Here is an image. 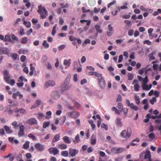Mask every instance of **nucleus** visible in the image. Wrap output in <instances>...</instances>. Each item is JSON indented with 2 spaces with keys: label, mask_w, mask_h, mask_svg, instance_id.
Returning a JSON list of instances; mask_svg holds the SVG:
<instances>
[{
  "label": "nucleus",
  "mask_w": 161,
  "mask_h": 161,
  "mask_svg": "<svg viewBox=\"0 0 161 161\" xmlns=\"http://www.w3.org/2000/svg\"><path fill=\"white\" fill-rule=\"evenodd\" d=\"M37 12L40 14V17L42 19H45L47 15V11L44 6H42V5H40L38 7Z\"/></svg>",
  "instance_id": "f257e3e1"
},
{
  "label": "nucleus",
  "mask_w": 161,
  "mask_h": 161,
  "mask_svg": "<svg viewBox=\"0 0 161 161\" xmlns=\"http://www.w3.org/2000/svg\"><path fill=\"white\" fill-rule=\"evenodd\" d=\"M132 134V130L130 127H128L127 128V130H123L120 133V136L123 138L130 137Z\"/></svg>",
  "instance_id": "f03ea898"
},
{
  "label": "nucleus",
  "mask_w": 161,
  "mask_h": 161,
  "mask_svg": "<svg viewBox=\"0 0 161 161\" xmlns=\"http://www.w3.org/2000/svg\"><path fill=\"white\" fill-rule=\"evenodd\" d=\"M70 77V75L69 74L68 75L66 78L65 80V82L66 81V83H64L62 85V88L63 90H69L71 88V86L70 85L68 86V84L69 83V79Z\"/></svg>",
  "instance_id": "7ed1b4c3"
},
{
  "label": "nucleus",
  "mask_w": 161,
  "mask_h": 161,
  "mask_svg": "<svg viewBox=\"0 0 161 161\" xmlns=\"http://www.w3.org/2000/svg\"><path fill=\"white\" fill-rule=\"evenodd\" d=\"M99 77H97V79L99 80V84L100 87L102 88H105L106 86V83L104 79L103 78L102 75L101 74L99 75Z\"/></svg>",
  "instance_id": "20e7f679"
},
{
  "label": "nucleus",
  "mask_w": 161,
  "mask_h": 161,
  "mask_svg": "<svg viewBox=\"0 0 161 161\" xmlns=\"http://www.w3.org/2000/svg\"><path fill=\"white\" fill-rule=\"evenodd\" d=\"M125 148L123 147H114L112 148L111 149V153L114 154H118L122 152Z\"/></svg>",
  "instance_id": "39448f33"
},
{
  "label": "nucleus",
  "mask_w": 161,
  "mask_h": 161,
  "mask_svg": "<svg viewBox=\"0 0 161 161\" xmlns=\"http://www.w3.org/2000/svg\"><path fill=\"white\" fill-rule=\"evenodd\" d=\"M69 154L71 157H75L79 153L78 150L75 148L69 149Z\"/></svg>",
  "instance_id": "423d86ee"
},
{
  "label": "nucleus",
  "mask_w": 161,
  "mask_h": 161,
  "mask_svg": "<svg viewBox=\"0 0 161 161\" xmlns=\"http://www.w3.org/2000/svg\"><path fill=\"white\" fill-rule=\"evenodd\" d=\"M3 75L4 79L5 82H8L10 79V76L9 74V71L5 70L3 71Z\"/></svg>",
  "instance_id": "0eeeda50"
},
{
  "label": "nucleus",
  "mask_w": 161,
  "mask_h": 161,
  "mask_svg": "<svg viewBox=\"0 0 161 161\" xmlns=\"http://www.w3.org/2000/svg\"><path fill=\"white\" fill-rule=\"evenodd\" d=\"M49 153L50 154H53L54 155L58 153L59 152V150L56 147H51L48 149Z\"/></svg>",
  "instance_id": "6e6552de"
},
{
  "label": "nucleus",
  "mask_w": 161,
  "mask_h": 161,
  "mask_svg": "<svg viewBox=\"0 0 161 161\" xmlns=\"http://www.w3.org/2000/svg\"><path fill=\"white\" fill-rule=\"evenodd\" d=\"M139 82L138 80L136 79L134 80L132 84H134V89L135 91L136 92H138L139 90L140 86L139 84L138 83Z\"/></svg>",
  "instance_id": "1a4fd4ad"
},
{
  "label": "nucleus",
  "mask_w": 161,
  "mask_h": 161,
  "mask_svg": "<svg viewBox=\"0 0 161 161\" xmlns=\"http://www.w3.org/2000/svg\"><path fill=\"white\" fill-rule=\"evenodd\" d=\"M35 147L36 150L40 152H42L44 150L43 145L39 143L36 144L35 145Z\"/></svg>",
  "instance_id": "9d476101"
},
{
  "label": "nucleus",
  "mask_w": 161,
  "mask_h": 161,
  "mask_svg": "<svg viewBox=\"0 0 161 161\" xmlns=\"http://www.w3.org/2000/svg\"><path fill=\"white\" fill-rule=\"evenodd\" d=\"M9 50L7 47H3L0 48V54H7L9 53Z\"/></svg>",
  "instance_id": "9b49d317"
},
{
  "label": "nucleus",
  "mask_w": 161,
  "mask_h": 161,
  "mask_svg": "<svg viewBox=\"0 0 161 161\" xmlns=\"http://www.w3.org/2000/svg\"><path fill=\"white\" fill-rule=\"evenodd\" d=\"M67 116L70 117L77 118L79 116V114L76 111H74L68 113Z\"/></svg>",
  "instance_id": "f8f14e48"
},
{
  "label": "nucleus",
  "mask_w": 161,
  "mask_h": 161,
  "mask_svg": "<svg viewBox=\"0 0 161 161\" xmlns=\"http://www.w3.org/2000/svg\"><path fill=\"white\" fill-rule=\"evenodd\" d=\"M28 123L31 125H37L38 121L35 118H30L28 119Z\"/></svg>",
  "instance_id": "ddd939ff"
},
{
  "label": "nucleus",
  "mask_w": 161,
  "mask_h": 161,
  "mask_svg": "<svg viewBox=\"0 0 161 161\" xmlns=\"http://www.w3.org/2000/svg\"><path fill=\"white\" fill-rule=\"evenodd\" d=\"M60 94L57 91H53L52 92L51 94V96L52 98L55 99H57L60 97Z\"/></svg>",
  "instance_id": "4468645a"
},
{
  "label": "nucleus",
  "mask_w": 161,
  "mask_h": 161,
  "mask_svg": "<svg viewBox=\"0 0 161 161\" xmlns=\"http://www.w3.org/2000/svg\"><path fill=\"white\" fill-rule=\"evenodd\" d=\"M115 122L116 125L119 127L121 128L123 126V124L121 121V119L117 117L115 119Z\"/></svg>",
  "instance_id": "2eb2a0df"
},
{
  "label": "nucleus",
  "mask_w": 161,
  "mask_h": 161,
  "mask_svg": "<svg viewBox=\"0 0 161 161\" xmlns=\"http://www.w3.org/2000/svg\"><path fill=\"white\" fill-rule=\"evenodd\" d=\"M55 85V83L54 81L52 80H50L45 83L44 87L45 88H47L49 87L50 86H53Z\"/></svg>",
  "instance_id": "dca6fc26"
},
{
  "label": "nucleus",
  "mask_w": 161,
  "mask_h": 161,
  "mask_svg": "<svg viewBox=\"0 0 161 161\" xmlns=\"http://www.w3.org/2000/svg\"><path fill=\"white\" fill-rule=\"evenodd\" d=\"M60 136L58 134H57L54 136L52 142V143L53 144V146L55 145V144L54 143L60 140Z\"/></svg>",
  "instance_id": "f3484780"
},
{
  "label": "nucleus",
  "mask_w": 161,
  "mask_h": 161,
  "mask_svg": "<svg viewBox=\"0 0 161 161\" xmlns=\"http://www.w3.org/2000/svg\"><path fill=\"white\" fill-rule=\"evenodd\" d=\"M41 103V100L39 99L36 100L35 103L31 107V109L34 108L38 107Z\"/></svg>",
  "instance_id": "a211bd4d"
},
{
  "label": "nucleus",
  "mask_w": 161,
  "mask_h": 161,
  "mask_svg": "<svg viewBox=\"0 0 161 161\" xmlns=\"http://www.w3.org/2000/svg\"><path fill=\"white\" fill-rule=\"evenodd\" d=\"M17 96H19L20 98L23 97V95L20 94L19 91H17L15 93H14L13 94V97L14 99H16Z\"/></svg>",
  "instance_id": "6ab92c4d"
},
{
  "label": "nucleus",
  "mask_w": 161,
  "mask_h": 161,
  "mask_svg": "<svg viewBox=\"0 0 161 161\" xmlns=\"http://www.w3.org/2000/svg\"><path fill=\"white\" fill-rule=\"evenodd\" d=\"M142 87L143 90L148 91L152 87L151 84H150L149 85L148 84H142Z\"/></svg>",
  "instance_id": "aec40b11"
},
{
  "label": "nucleus",
  "mask_w": 161,
  "mask_h": 161,
  "mask_svg": "<svg viewBox=\"0 0 161 161\" xmlns=\"http://www.w3.org/2000/svg\"><path fill=\"white\" fill-rule=\"evenodd\" d=\"M91 144L92 145H95L97 142V138L96 136L94 134H92L91 137Z\"/></svg>",
  "instance_id": "412c9836"
},
{
  "label": "nucleus",
  "mask_w": 161,
  "mask_h": 161,
  "mask_svg": "<svg viewBox=\"0 0 161 161\" xmlns=\"http://www.w3.org/2000/svg\"><path fill=\"white\" fill-rule=\"evenodd\" d=\"M75 140H73V142L75 143L76 144L78 142H79L80 141V136L79 135V134H77L76 136H75Z\"/></svg>",
  "instance_id": "4be33fe9"
},
{
  "label": "nucleus",
  "mask_w": 161,
  "mask_h": 161,
  "mask_svg": "<svg viewBox=\"0 0 161 161\" xmlns=\"http://www.w3.org/2000/svg\"><path fill=\"white\" fill-rule=\"evenodd\" d=\"M155 52L153 51L148 55V57L149 58V60L150 61L155 59V58L154 56V55L155 54Z\"/></svg>",
  "instance_id": "5701e85b"
},
{
  "label": "nucleus",
  "mask_w": 161,
  "mask_h": 161,
  "mask_svg": "<svg viewBox=\"0 0 161 161\" xmlns=\"http://www.w3.org/2000/svg\"><path fill=\"white\" fill-rule=\"evenodd\" d=\"M58 147L61 149H65L67 148V145L65 144H58Z\"/></svg>",
  "instance_id": "b1692460"
},
{
  "label": "nucleus",
  "mask_w": 161,
  "mask_h": 161,
  "mask_svg": "<svg viewBox=\"0 0 161 161\" xmlns=\"http://www.w3.org/2000/svg\"><path fill=\"white\" fill-rule=\"evenodd\" d=\"M63 140L66 143L70 144L71 143V141L69 138L67 136H65L63 138Z\"/></svg>",
  "instance_id": "393cba45"
},
{
  "label": "nucleus",
  "mask_w": 161,
  "mask_h": 161,
  "mask_svg": "<svg viewBox=\"0 0 161 161\" xmlns=\"http://www.w3.org/2000/svg\"><path fill=\"white\" fill-rule=\"evenodd\" d=\"M151 153L149 151H147L145 153V154L144 156V159H147L148 158H151Z\"/></svg>",
  "instance_id": "a878e982"
},
{
  "label": "nucleus",
  "mask_w": 161,
  "mask_h": 161,
  "mask_svg": "<svg viewBox=\"0 0 161 161\" xmlns=\"http://www.w3.org/2000/svg\"><path fill=\"white\" fill-rule=\"evenodd\" d=\"M71 64V60L69 59L68 60L65 59L64 61V65H67L69 66Z\"/></svg>",
  "instance_id": "bb28decb"
},
{
  "label": "nucleus",
  "mask_w": 161,
  "mask_h": 161,
  "mask_svg": "<svg viewBox=\"0 0 161 161\" xmlns=\"http://www.w3.org/2000/svg\"><path fill=\"white\" fill-rule=\"evenodd\" d=\"M95 29L96 31L99 33H101L103 32V30L101 29V27L99 25H96L95 26Z\"/></svg>",
  "instance_id": "cd10ccee"
},
{
  "label": "nucleus",
  "mask_w": 161,
  "mask_h": 161,
  "mask_svg": "<svg viewBox=\"0 0 161 161\" xmlns=\"http://www.w3.org/2000/svg\"><path fill=\"white\" fill-rule=\"evenodd\" d=\"M4 128L6 133L8 134L11 133L13 132V131L11 130L10 128L7 125H5Z\"/></svg>",
  "instance_id": "c85d7f7f"
},
{
  "label": "nucleus",
  "mask_w": 161,
  "mask_h": 161,
  "mask_svg": "<svg viewBox=\"0 0 161 161\" xmlns=\"http://www.w3.org/2000/svg\"><path fill=\"white\" fill-rule=\"evenodd\" d=\"M88 75H95L97 78L99 77V75L101 74L97 73L96 72H89L88 73Z\"/></svg>",
  "instance_id": "c756f323"
},
{
  "label": "nucleus",
  "mask_w": 161,
  "mask_h": 161,
  "mask_svg": "<svg viewBox=\"0 0 161 161\" xmlns=\"http://www.w3.org/2000/svg\"><path fill=\"white\" fill-rule=\"evenodd\" d=\"M16 112H19L20 113H22L23 114H26V111L23 108H22L19 109L18 108H17L16 109Z\"/></svg>",
  "instance_id": "7c9ffc66"
},
{
  "label": "nucleus",
  "mask_w": 161,
  "mask_h": 161,
  "mask_svg": "<svg viewBox=\"0 0 161 161\" xmlns=\"http://www.w3.org/2000/svg\"><path fill=\"white\" fill-rule=\"evenodd\" d=\"M129 107H130L131 109L135 111H137L138 109V107L136 106H135L133 103H131L130 105H129Z\"/></svg>",
  "instance_id": "2f4dec72"
},
{
  "label": "nucleus",
  "mask_w": 161,
  "mask_h": 161,
  "mask_svg": "<svg viewBox=\"0 0 161 161\" xmlns=\"http://www.w3.org/2000/svg\"><path fill=\"white\" fill-rule=\"evenodd\" d=\"M29 142L26 141L23 145V148L25 149H28L29 146Z\"/></svg>",
  "instance_id": "473e14b6"
},
{
  "label": "nucleus",
  "mask_w": 161,
  "mask_h": 161,
  "mask_svg": "<svg viewBox=\"0 0 161 161\" xmlns=\"http://www.w3.org/2000/svg\"><path fill=\"white\" fill-rule=\"evenodd\" d=\"M4 41V42H12V40L10 38V36L8 35H7L5 36Z\"/></svg>",
  "instance_id": "72a5a7b5"
},
{
  "label": "nucleus",
  "mask_w": 161,
  "mask_h": 161,
  "mask_svg": "<svg viewBox=\"0 0 161 161\" xmlns=\"http://www.w3.org/2000/svg\"><path fill=\"white\" fill-rule=\"evenodd\" d=\"M28 42V39L26 37H23L21 40V43L22 44H26Z\"/></svg>",
  "instance_id": "f704fd0d"
},
{
  "label": "nucleus",
  "mask_w": 161,
  "mask_h": 161,
  "mask_svg": "<svg viewBox=\"0 0 161 161\" xmlns=\"http://www.w3.org/2000/svg\"><path fill=\"white\" fill-rule=\"evenodd\" d=\"M134 98L135 100L136 103L138 105H139L140 103V98L138 96L136 95L134 96Z\"/></svg>",
  "instance_id": "c9c22d12"
},
{
  "label": "nucleus",
  "mask_w": 161,
  "mask_h": 161,
  "mask_svg": "<svg viewBox=\"0 0 161 161\" xmlns=\"http://www.w3.org/2000/svg\"><path fill=\"white\" fill-rule=\"evenodd\" d=\"M11 38L12 40L15 42L19 41V39L18 37H17L14 34L11 35Z\"/></svg>",
  "instance_id": "e433bc0d"
},
{
  "label": "nucleus",
  "mask_w": 161,
  "mask_h": 161,
  "mask_svg": "<svg viewBox=\"0 0 161 161\" xmlns=\"http://www.w3.org/2000/svg\"><path fill=\"white\" fill-rule=\"evenodd\" d=\"M23 24L27 27L30 28L31 26V23L30 21H24Z\"/></svg>",
  "instance_id": "4c0bfd02"
},
{
  "label": "nucleus",
  "mask_w": 161,
  "mask_h": 161,
  "mask_svg": "<svg viewBox=\"0 0 161 161\" xmlns=\"http://www.w3.org/2000/svg\"><path fill=\"white\" fill-rule=\"evenodd\" d=\"M42 45L45 48H47L49 47V44L47 43L46 40H44L42 43Z\"/></svg>",
  "instance_id": "58836bf2"
},
{
  "label": "nucleus",
  "mask_w": 161,
  "mask_h": 161,
  "mask_svg": "<svg viewBox=\"0 0 161 161\" xmlns=\"http://www.w3.org/2000/svg\"><path fill=\"white\" fill-rule=\"evenodd\" d=\"M149 81V80L148 79V76L147 75H146L144 79H143L142 80V84H146Z\"/></svg>",
  "instance_id": "ea45409f"
},
{
  "label": "nucleus",
  "mask_w": 161,
  "mask_h": 161,
  "mask_svg": "<svg viewBox=\"0 0 161 161\" xmlns=\"http://www.w3.org/2000/svg\"><path fill=\"white\" fill-rule=\"evenodd\" d=\"M46 119H50L51 118V115H52V112L51 111H48L46 113Z\"/></svg>",
  "instance_id": "a19ab883"
},
{
  "label": "nucleus",
  "mask_w": 161,
  "mask_h": 161,
  "mask_svg": "<svg viewBox=\"0 0 161 161\" xmlns=\"http://www.w3.org/2000/svg\"><path fill=\"white\" fill-rule=\"evenodd\" d=\"M6 83L13 86L15 83V81L14 79H11L10 80H8V81H7Z\"/></svg>",
  "instance_id": "79ce46f5"
},
{
  "label": "nucleus",
  "mask_w": 161,
  "mask_h": 161,
  "mask_svg": "<svg viewBox=\"0 0 161 161\" xmlns=\"http://www.w3.org/2000/svg\"><path fill=\"white\" fill-rule=\"evenodd\" d=\"M118 108L120 109L121 112H122L123 110V106L121 103H119L117 106Z\"/></svg>",
  "instance_id": "37998d69"
},
{
  "label": "nucleus",
  "mask_w": 161,
  "mask_h": 161,
  "mask_svg": "<svg viewBox=\"0 0 161 161\" xmlns=\"http://www.w3.org/2000/svg\"><path fill=\"white\" fill-rule=\"evenodd\" d=\"M57 24H55L53 27L52 31V35L54 36L56 33V28L57 27Z\"/></svg>",
  "instance_id": "c03bdc74"
},
{
  "label": "nucleus",
  "mask_w": 161,
  "mask_h": 161,
  "mask_svg": "<svg viewBox=\"0 0 161 161\" xmlns=\"http://www.w3.org/2000/svg\"><path fill=\"white\" fill-rule=\"evenodd\" d=\"M27 50H25L23 48L20 49L18 52V53L19 54H25V52H27Z\"/></svg>",
  "instance_id": "a18cd8bd"
},
{
  "label": "nucleus",
  "mask_w": 161,
  "mask_h": 161,
  "mask_svg": "<svg viewBox=\"0 0 161 161\" xmlns=\"http://www.w3.org/2000/svg\"><path fill=\"white\" fill-rule=\"evenodd\" d=\"M127 76L129 80H132L134 78V75L132 73H129L127 75Z\"/></svg>",
  "instance_id": "49530a36"
},
{
  "label": "nucleus",
  "mask_w": 161,
  "mask_h": 161,
  "mask_svg": "<svg viewBox=\"0 0 161 161\" xmlns=\"http://www.w3.org/2000/svg\"><path fill=\"white\" fill-rule=\"evenodd\" d=\"M157 99L156 97H153L152 99L150 100L149 101L150 103L152 105L154 104V102H156Z\"/></svg>",
  "instance_id": "de8ad7c7"
},
{
  "label": "nucleus",
  "mask_w": 161,
  "mask_h": 161,
  "mask_svg": "<svg viewBox=\"0 0 161 161\" xmlns=\"http://www.w3.org/2000/svg\"><path fill=\"white\" fill-rule=\"evenodd\" d=\"M50 124V122L48 121H45L43 123V127L44 128H46L48 127Z\"/></svg>",
  "instance_id": "09e8293b"
},
{
  "label": "nucleus",
  "mask_w": 161,
  "mask_h": 161,
  "mask_svg": "<svg viewBox=\"0 0 161 161\" xmlns=\"http://www.w3.org/2000/svg\"><path fill=\"white\" fill-rule=\"evenodd\" d=\"M25 135V132L22 131H19L18 133V136L19 137H21L23 136H24Z\"/></svg>",
  "instance_id": "8fccbe9b"
},
{
  "label": "nucleus",
  "mask_w": 161,
  "mask_h": 161,
  "mask_svg": "<svg viewBox=\"0 0 161 161\" xmlns=\"http://www.w3.org/2000/svg\"><path fill=\"white\" fill-rule=\"evenodd\" d=\"M61 154L64 156L67 157L68 156L69 153L67 151H64L62 152Z\"/></svg>",
  "instance_id": "3c124183"
},
{
  "label": "nucleus",
  "mask_w": 161,
  "mask_h": 161,
  "mask_svg": "<svg viewBox=\"0 0 161 161\" xmlns=\"http://www.w3.org/2000/svg\"><path fill=\"white\" fill-rule=\"evenodd\" d=\"M153 29L152 28H150L148 30V32L149 37H151L152 35V32L153 31Z\"/></svg>",
  "instance_id": "603ef678"
},
{
  "label": "nucleus",
  "mask_w": 161,
  "mask_h": 161,
  "mask_svg": "<svg viewBox=\"0 0 161 161\" xmlns=\"http://www.w3.org/2000/svg\"><path fill=\"white\" fill-rule=\"evenodd\" d=\"M148 136L149 138L151 139H153L155 138V136L153 133H152L148 135Z\"/></svg>",
  "instance_id": "864d4df0"
},
{
  "label": "nucleus",
  "mask_w": 161,
  "mask_h": 161,
  "mask_svg": "<svg viewBox=\"0 0 161 161\" xmlns=\"http://www.w3.org/2000/svg\"><path fill=\"white\" fill-rule=\"evenodd\" d=\"M28 136L30 138L32 139L33 140H35L36 139V137L32 134H29Z\"/></svg>",
  "instance_id": "5fc2aeb1"
},
{
  "label": "nucleus",
  "mask_w": 161,
  "mask_h": 161,
  "mask_svg": "<svg viewBox=\"0 0 161 161\" xmlns=\"http://www.w3.org/2000/svg\"><path fill=\"white\" fill-rule=\"evenodd\" d=\"M102 127L104 128L106 130H108V127L107 125L104 123H102L101 125Z\"/></svg>",
  "instance_id": "6e6d98bb"
},
{
  "label": "nucleus",
  "mask_w": 161,
  "mask_h": 161,
  "mask_svg": "<svg viewBox=\"0 0 161 161\" xmlns=\"http://www.w3.org/2000/svg\"><path fill=\"white\" fill-rule=\"evenodd\" d=\"M134 30L132 29H130L128 31V34L129 36H132L134 34Z\"/></svg>",
  "instance_id": "4d7b16f0"
},
{
  "label": "nucleus",
  "mask_w": 161,
  "mask_h": 161,
  "mask_svg": "<svg viewBox=\"0 0 161 161\" xmlns=\"http://www.w3.org/2000/svg\"><path fill=\"white\" fill-rule=\"evenodd\" d=\"M18 55L16 53H14L11 56L14 60H15L17 59Z\"/></svg>",
  "instance_id": "13d9d810"
},
{
  "label": "nucleus",
  "mask_w": 161,
  "mask_h": 161,
  "mask_svg": "<svg viewBox=\"0 0 161 161\" xmlns=\"http://www.w3.org/2000/svg\"><path fill=\"white\" fill-rule=\"evenodd\" d=\"M124 22L128 25L131 26L132 25V23L130 21L126 20H125Z\"/></svg>",
  "instance_id": "bf43d9fd"
},
{
  "label": "nucleus",
  "mask_w": 161,
  "mask_h": 161,
  "mask_svg": "<svg viewBox=\"0 0 161 161\" xmlns=\"http://www.w3.org/2000/svg\"><path fill=\"white\" fill-rule=\"evenodd\" d=\"M12 125L14 126V128H16L19 126V125H17V122L16 121L13 122L12 123Z\"/></svg>",
  "instance_id": "052dcab7"
},
{
  "label": "nucleus",
  "mask_w": 161,
  "mask_h": 161,
  "mask_svg": "<svg viewBox=\"0 0 161 161\" xmlns=\"http://www.w3.org/2000/svg\"><path fill=\"white\" fill-rule=\"evenodd\" d=\"M69 39L70 41H73L76 40L77 39V38H75L73 36H69Z\"/></svg>",
  "instance_id": "680f3d73"
},
{
  "label": "nucleus",
  "mask_w": 161,
  "mask_h": 161,
  "mask_svg": "<svg viewBox=\"0 0 161 161\" xmlns=\"http://www.w3.org/2000/svg\"><path fill=\"white\" fill-rule=\"evenodd\" d=\"M38 115V119H42L44 116V114L42 113H39L37 114Z\"/></svg>",
  "instance_id": "e2e57ef3"
},
{
  "label": "nucleus",
  "mask_w": 161,
  "mask_h": 161,
  "mask_svg": "<svg viewBox=\"0 0 161 161\" xmlns=\"http://www.w3.org/2000/svg\"><path fill=\"white\" fill-rule=\"evenodd\" d=\"M116 3V2L115 1H114L110 2L108 5V8H109L111 5L114 4Z\"/></svg>",
  "instance_id": "0e129e2a"
},
{
  "label": "nucleus",
  "mask_w": 161,
  "mask_h": 161,
  "mask_svg": "<svg viewBox=\"0 0 161 161\" xmlns=\"http://www.w3.org/2000/svg\"><path fill=\"white\" fill-rule=\"evenodd\" d=\"M140 9L142 11H148V8H146L144 6H141L140 7Z\"/></svg>",
  "instance_id": "69168bd1"
},
{
  "label": "nucleus",
  "mask_w": 161,
  "mask_h": 161,
  "mask_svg": "<svg viewBox=\"0 0 161 161\" xmlns=\"http://www.w3.org/2000/svg\"><path fill=\"white\" fill-rule=\"evenodd\" d=\"M26 59V57L24 55H22L20 57V60L22 62H24Z\"/></svg>",
  "instance_id": "338daca9"
},
{
  "label": "nucleus",
  "mask_w": 161,
  "mask_h": 161,
  "mask_svg": "<svg viewBox=\"0 0 161 161\" xmlns=\"http://www.w3.org/2000/svg\"><path fill=\"white\" fill-rule=\"evenodd\" d=\"M22 155L21 154H18L16 157V159L18 161H19V160L22 159Z\"/></svg>",
  "instance_id": "774afa93"
}]
</instances>
